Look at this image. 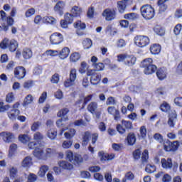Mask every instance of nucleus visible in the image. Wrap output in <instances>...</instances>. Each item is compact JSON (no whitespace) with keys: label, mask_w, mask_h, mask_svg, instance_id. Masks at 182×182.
I'll list each match as a JSON object with an SVG mask.
<instances>
[{"label":"nucleus","mask_w":182,"mask_h":182,"mask_svg":"<svg viewBox=\"0 0 182 182\" xmlns=\"http://www.w3.org/2000/svg\"><path fill=\"white\" fill-rule=\"evenodd\" d=\"M145 75H153L157 70V66L153 64V59L146 58L141 62Z\"/></svg>","instance_id":"obj_1"},{"label":"nucleus","mask_w":182,"mask_h":182,"mask_svg":"<svg viewBox=\"0 0 182 182\" xmlns=\"http://www.w3.org/2000/svg\"><path fill=\"white\" fill-rule=\"evenodd\" d=\"M140 11L143 18L146 20L153 19V18H154V15H156L154 8L149 4L142 6Z\"/></svg>","instance_id":"obj_2"},{"label":"nucleus","mask_w":182,"mask_h":182,"mask_svg":"<svg viewBox=\"0 0 182 182\" xmlns=\"http://www.w3.org/2000/svg\"><path fill=\"white\" fill-rule=\"evenodd\" d=\"M87 76H90L91 85H99L102 80V75L96 72V70H88Z\"/></svg>","instance_id":"obj_3"},{"label":"nucleus","mask_w":182,"mask_h":182,"mask_svg":"<svg viewBox=\"0 0 182 182\" xmlns=\"http://www.w3.org/2000/svg\"><path fill=\"white\" fill-rule=\"evenodd\" d=\"M0 21L3 23H7V26H4V31H5L9 29V26L14 25V18L11 16H6V13L4 10L0 11Z\"/></svg>","instance_id":"obj_4"},{"label":"nucleus","mask_w":182,"mask_h":182,"mask_svg":"<svg viewBox=\"0 0 182 182\" xmlns=\"http://www.w3.org/2000/svg\"><path fill=\"white\" fill-rule=\"evenodd\" d=\"M77 78V71L75 68H73L70 70L69 79L64 82L65 87H70L75 85V82Z\"/></svg>","instance_id":"obj_5"},{"label":"nucleus","mask_w":182,"mask_h":182,"mask_svg":"<svg viewBox=\"0 0 182 182\" xmlns=\"http://www.w3.org/2000/svg\"><path fill=\"white\" fill-rule=\"evenodd\" d=\"M66 157L70 163H73V164H79L82 163L83 158L82 156L78 154H73V152L68 151L66 152Z\"/></svg>","instance_id":"obj_6"},{"label":"nucleus","mask_w":182,"mask_h":182,"mask_svg":"<svg viewBox=\"0 0 182 182\" xmlns=\"http://www.w3.org/2000/svg\"><path fill=\"white\" fill-rule=\"evenodd\" d=\"M134 43L139 48H144L150 43V39L146 36H136L134 39Z\"/></svg>","instance_id":"obj_7"},{"label":"nucleus","mask_w":182,"mask_h":182,"mask_svg":"<svg viewBox=\"0 0 182 182\" xmlns=\"http://www.w3.org/2000/svg\"><path fill=\"white\" fill-rule=\"evenodd\" d=\"M122 124H117L116 127L117 131L119 133V134H124L126 133V129L127 130L130 129H133V124H132V122L126 121L123 119L122 121Z\"/></svg>","instance_id":"obj_8"},{"label":"nucleus","mask_w":182,"mask_h":182,"mask_svg":"<svg viewBox=\"0 0 182 182\" xmlns=\"http://www.w3.org/2000/svg\"><path fill=\"white\" fill-rule=\"evenodd\" d=\"M51 45H59L63 42V36L60 33H54L50 36Z\"/></svg>","instance_id":"obj_9"},{"label":"nucleus","mask_w":182,"mask_h":182,"mask_svg":"<svg viewBox=\"0 0 182 182\" xmlns=\"http://www.w3.org/2000/svg\"><path fill=\"white\" fill-rule=\"evenodd\" d=\"M14 77L16 79H23L25 75H26V70L22 66L16 68L14 70Z\"/></svg>","instance_id":"obj_10"},{"label":"nucleus","mask_w":182,"mask_h":182,"mask_svg":"<svg viewBox=\"0 0 182 182\" xmlns=\"http://www.w3.org/2000/svg\"><path fill=\"white\" fill-rule=\"evenodd\" d=\"M102 16H104L107 21H113V19L116 18V11L110 9H107L103 11Z\"/></svg>","instance_id":"obj_11"},{"label":"nucleus","mask_w":182,"mask_h":182,"mask_svg":"<svg viewBox=\"0 0 182 182\" xmlns=\"http://www.w3.org/2000/svg\"><path fill=\"white\" fill-rule=\"evenodd\" d=\"M58 166H59L60 168L62 170H67L68 171L73 170V164L68 161H59L58 162Z\"/></svg>","instance_id":"obj_12"},{"label":"nucleus","mask_w":182,"mask_h":182,"mask_svg":"<svg viewBox=\"0 0 182 182\" xmlns=\"http://www.w3.org/2000/svg\"><path fill=\"white\" fill-rule=\"evenodd\" d=\"M33 156L38 160H46V154L42 148H36L33 151Z\"/></svg>","instance_id":"obj_13"},{"label":"nucleus","mask_w":182,"mask_h":182,"mask_svg":"<svg viewBox=\"0 0 182 182\" xmlns=\"http://www.w3.org/2000/svg\"><path fill=\"white\" fill-rule=\"evenodd\" d=\"M65 6H66V4L65 1H59L54 6L55 12L59 14L60 16L63 15V9H65Z\"/></svg>","instance_id":"obj_14"},{"label":"nucleus","mask_w":182,"mask_h":182,"mask_svg":"<svg viewBox=\"0 0 182 182\" xmlns=\"http://www.w3.org/2000/svg\"><path fill=\"white\" fill-rule=\"evenodd\" d=\"M176 122H177V112H176V110H173L169 114L168 124L171 127H174L176 126Z\"/></svg>","instance_id":"obj_15"},{"label":"nucleus","mask_w":182,"mask_h":182,"mask_svg":"<svg viewBox=\"0 0 182 182\" xmlns=\"http://www.w3.org/2000/svg\"><path fill=\"white\" fill-rule=\"evenodd\" d=\"M0 136L5 143H11L15 139V136L11 132H1Z\"/></svg>","instance_id":"obj_16"},{"label":"nucleus","mask_w":182,"mask_h":182,"mask_svg":"<svg viewBox=\"0 0 182 182\" xmlns=\"http://www.w3.org/2000/svg\"><path fill=\"white\" fill-rule=\"evenodd\" d=\"M33 166V161H32V157L31 156H26L22 162H21V166L24 168H30Z\"/></svg>","instance_id":"obj_17"},{"label":"nucleus","mask_w":182,"mask_h":182,"mask_svg":"<svg viewBox=\"0 0 182 182\" xmlns=\"http://www.w3.org/2000/svg\"><path fill=\"white\" fill-rule=\"evenodd\" d=\"M98 156L101 161H107L109 160H113V159H114V154H109L102 151L98 153Z\"/></svg>","instance_id":"obj_18"},{"label":"nucleus","mask_w":182,"mask_h":182,"mask_svg":"<svg viewBox=\"0 0 182 182\" xmlns=\"http://www.w3.org/2000/svg\"><path fill=\"white\" fill-rule=\"evenodd\" d=\"M107 111L109 114L114 116V120H120V112L116 109L114 107H109Z\"/></svg>","instance_id":"obj_19"},{"label":"nucleus","mask_w":182,"mask_h":182,"mask_svg":"<svg viewBox=\"0 0 182 182\" xmlns=\"http://www.w3.org/2000/svg\"><path fill=\"white\" fill-rule=\"evenodd\" d=\"M161 163L163 168H171L173 167V162L171 158H168L167 160L166 159H162Z\"/></svg>","instance_id":"obj_20"},{"label":"nucleus","mask_w":182,"mask_h":182,"mask_svg":"<svg viewBox=\"0 0 182 182\" xmlns=\"http://www.w3.org/2000/svg\"><path fill=\"white\" fill-rule=\"evenodd\" d=\"M21 112L19 109H11V111L7 112L8 117L10 119V120H15L18 116H19V114Z\"/></svg>","instance_id":"obj_21"},{"label":"nucleus","mask_w":182,"mask_h":182,"mask_svg":"<svg viewBox=\"0 0 182 182\" xmlns=\"http://www.w3.org/2000/svg\"><path fill=\"white\" fill-rule=\"evenodd\" d=\"M70 53V50L68 47L63 48L60 51H59V58L61 59H66Z\"/></svg>","instance_id":"obj_22"},{"label":"nucleus","mask_w":182,"mask_h":182,"mask_svg":"<svg viewBox=\"0 0 182 182\" xmlns=\"http://www.w3.org/2000/svg\"><path fill=\"white\" fill-rule=\"evenodd\" d=\"M136 58L134 55H127L125 64L127 66H133L136 63Z\"/></svg>","instance_id":"obj_23"},{"label":"nucleus","mask_w":182,"mask_h":182,"mask_svg":"<svg viewBox=\"0 0 182 182\" xmlns=\"http://www.w3.org/2000/svg\"><path fill=\"white\" fill-rule=\"evenodd\" d=\"M88 112L92 113V114H95L96 111L97 110V102H90L87 107Z\"/></svg>","instance_id":"obj_24"},{"label":"nucleus","mask_w":182,"mask_h":182,"mask_svg":"<svg viewBox=\"0 0 182 182\" xmlns=\"http://www.w3.org/2000/svg\"><path fill=\"white\" fill-rule=\"evenodd\" d=\"M150 50L152 55H159L161 50V46L159 44H154L150 47Z\"/></svg>","instance_id":"obj_25"},{"label":"nucleus","mask_w":182,"mask_h":182,"mask_svg":"<svg viewBox=\"0 0 182 182\" xmlns=\"http://www.w3.org/2000/svg\"><path fill=\"white\" fill-rule=\"evenodd\" d=\"M68 113H69V109L63 108L57 114L58 117H63L65 120H68Z\"/></svg>","instance_id":"obj_26"},{"label":"nucleus","mask_w":182,"mask_h":182,"mask_svg":"<svg viewBox=\"0 0 182 182\" xmlns=\"http://www.w3.org/2000/svg\"><path fill=\"white\" fill-rule=\"evenodd\" d=\"M168 0H159L158 5L159 6V12H166L167 11V4L166 3Z\"/></svg>","instance_id":"obj_27"},{"label":"nucleus","mask_w":182,"mask_h":182,"mask_svg":"<svg viewBox=\"0 0 182 182\" xmlns=\"http://www.w3.org/2000/svg\"><path fill=\"white\" fill-rule=\"evenodd\" d=\"M47 136L50 140H55L58 136V132L55 129L51 128L48 131Z\"/></svg>","instance_id":"obj_28"},{"label":"nucleus","mask_w":182,"mask_h":182,"mask_svg":"<svg viewBox=\"0 0 182 182\" xmlns=\"http://www.w3.org/2000/svg\"><path fill=\"white\" fill-rule=\"evenodd\" d=\"M23 58L24 59H31L33 56L32 50L30 48H24L22 52Z\"/></svg>","instance_id":"obj_29"},{"label":"nucleus","mask_w":182,"mask_h":182,"mask_svg":"<svg viewBox=\"0 0 182 182\" xmlns=\"http://www.w3.org/2000/svg\"><path fill=\"white\" fill-rule=\"evenodd\" d=\"M71 14L74 15V16H80L82 14V8L78 6H74L71 9Z\"/></svg>","instance_id":"obj_30"},{"label":"nucleus","mask_w":182,"mask_h":182,"mask_svg":"<svg viewBox=\"0 0 182 182\" xmlns=\"http://www.w3.org/2000/svg\"><path fill=\"white\" fill-rule=\"evenodd\" d=\"M156 76L159 80H163V79H166L167 75L166 74V71H164V70L160 68L156 71Z\"/></svg>","instance_id":"obj_31"},{"label":"nucleus","mask_w":182,"mask_h":182,"mask_svg":"<svg viewBox=\"0 0 182 182\" xmlns=\"http://www.w3.org/2000/svg\"><path fill=\"white\" fill-rule=\"evenodd\" d=\"M127 4V3H124V1H119L117 2V8L120 14H123V12L126 11Z\"/></svg>","instance_id":"obj_32"},{"label":"nucleus","mask_w":182,"mask_h":182,"mask_svg":"<svg viewBox=\"0 0 182 182\" xmlns=\"http://www.w3.org/2000/svg\"><path fill=\"white\" fill-rule=\"evenodd\" d=\"M127 140L129 146H133L136 143V136L134 134H129Z\"/></svg>","instance_id":"obj_33"},{"label":"nucleus","mask_w":182,"mask_h":182,"mask_svg":"<svg viewBox=\"0 0 182 182\" xmlns=\"http://www.w3.org/2000/svg\"><path fill=\"white\" fill-rule=\"evenodd\" d=\"M82 45L84 49H90L93 43H92V40L90 38H86L82 41Z\"/></svg>","instance_id":"obj_34"},{"label":"nucleus","mask_w":182,"mask_h":182,"mask_svg":"<svg viewBox=\"0 0 182 182\" xmlns=\"http://www.w3.org/2000/svg\"><path fill=\"white\" fill-rule=\"evenodd\" d=\"M16 48H18V42L15 40L11 41L9 46L10 52H15L16 50Z\"/></svg>","instance_id":"obj_35"},{"label":"nucleus","mask_w":182,"mask_h":182,"mask_svg":"<svg viewBox=\"0 0 182 182\" xmlns=\"http://www.w3.org/2000/svg\"><path fill=\"white\" fill-rule=\"evenodd\" d=\"M43 22L46 23H50L51 25H55L56 23V19L52 16H45L43 18Z\"/></svg>","instance_id":"obj_36"},{"label":"nucleus","mask_w":182,"mask_h":182,"mask_svg":"<svg viewBox=\"0 0 182 182\" xmlns=\"http://www.w3.org/2000/svg\"><path fill=\"white\" fill-rule=\"evenodd\" d=\"M49 170V167H48V166H42L40 168V170L38 173V176H40V177H43L45 176V174H46V173L48 172V171Z\"/></svg>","instance_id":"obj_37"},{"label":"nucleus","mask_w":182,"mask_h":182,"mask_svg":"<svg viewBox=\"0 0 182 182\" xmlns=\"http://www.w3.org/2000/svg\"><path fill=\"white\" fill-rule=\"evenodd\" d=\"M137 18L138 16L136 13H129L124 15V18L128 19V21H135Z\"/></svg>","instance_id":"obj_38"},{"label":"nucleus","mask_w":182,"mask_h":182,"mask_svg":"<svg viewBox=\"0 0 182 182\" xmlns=\"http://www.w3.org/2000/svg\"><path fill=\"white\" fill-rule=\"evenodd\" d=\"M9 171L10 177H11L12 178H15V177H16L18 174V168L16 167L11 166L10 167Z\"/></svg>","instance_id":"obj_39"},{"label":"nucleus","mask_w":182,"mask_h":182,"mask_svg":"<svg viewBox=\"0 0 182 182\" xmlns=\"http://www.w3.org/2000/svg\"><path fill=\"white\" fill-rule=\"evenodd\" d=\"M89 139H90V132H87L85 133L82 138V146H87V143H89Z\"/></svg>","instance_id":"obj_40"},{"label":"nucleus","mask_w":182,"mask_h":182,"mask_svg":"<svg viewBox=\"0 0 182 182\" xmlns=\"http://www.w3.org/2000/svg\"><path fill=\"white\" fill-rule=\"evenodd\" d=\"M74 28L76 29H86V24L82 23L81 21H77L75 23H74Z\"/></svg>","instance_id":"obj_41"},{"label":"nucleus","mask_w":182,"mask_h":182,"mask_svg":"<svg viewBox=\"0 0 182 182\" xmlns=\"http://www.w3.org/2000/svg\"><path fill=\"white\" fill-rule=\"evenodd\" d=\"M33 102V97L32 95H28L23 101V106H28V105H31Z\"/></svg>","instance_id":"obj_42"},{"label":"nucleus","mask_w":182,"mask_h":182,"mask_svg":"<svg viewBox=\"0 0 182 182\" xmlns=\"http://www.w3.org/2000/svg\"><path fill=\"white\" fill-rule=\"evenodd\" d=\"M18 139L20 141H21V143H23L25 144L28 143L29 140H31V138H29V136H28L27 134H21L18 136Z\"/></svg>","instance_id":"obj_43"},{"label":"nucleus","mask_w":182,"mask_h":182,"mask_svg":"<svg viewBox=\"0 0 182 182\" xmlns=\"http://www.w3.org/2000/svg\"><path fill=\"white\" fill-rule=\"evenodd\" d=\"M11 43V41L8 38H5L3 41L0 43V48L1 49H6V48H9V45Z\"/></svg>","instance_id":"obj_44"},{"label":"nucleus","mask_w":182,"mask_h":182,"mask_svg":"<svg viewBox=\"0 0 182 182\" xmlns=\"http://www.w3.org/2000/svg\"><path fill=\"white\" fill-rule=\"evenodd\" d=\"M15 100V95L14 92H9L6 96V102L7 103H12Z\"/></svg>","instance_id":"obj_45"},{"label":"nucleus","mask_w":182,"mask_h":182,"mask_svg":"<svg viewBox=\"0 0 182 182\" xmlns=\"http://www.w3.org/2000/svg\"><path fill=\"white\" fill-rule=\"evenodd\" d=\"M46 159H48V157H50L52 156H53V154H56V150L52 149V148H47L46 149Z\"/></svg>","instance_id":"obj_46"},{"label":"nucleus","mask_w":182,"mask_h":182,"mask_svg":"<svg viewBox=\"0 0 182 182\" xmlns=\"http://www.w3.org/2000/svg\"><path fill=\"white\" fill-rule=\"evenodd\" d=\"M73 144V141L65 140L62 144L63 149H70Z\"/></svg>","instance_id":"obj_47"},{"label":"nucleus","mask_w":182,"mask_h":182,"mask_svg":"<svg viewBox=\"0 0 182 182\" xmlns=\"http://www.w3.org/2000/svg\"><path fill=\"white\" fill-rule=\"evenodd\" d=\"M73 16H75L74 15H73V14H69L67 13L65 16H64V19L66 21V22H68V23H72L73 22Z\"/></svg>","instance_id":"obj_48"},{"label":"nucleus","mask_w":182,"mask_h":182,"mask_svg":"<svg viewBox=\"0 0 182 182\" xmlns=\"http://www.w3.org/2000/svg\"><path fill=\"white\" fill-rule=\"evenodd\" d=\"M145 171L151 174V173H154V171H156V166L154 165L148 164L145 168Z\"/></svg>","instance_id":"obj_49"},{"label":"nucleus","mask_w":182,"mask_h":182,"mask_svg":"<svg viewBox=\"0 0 182 182\" xmlns=\"http://www.w3.org/2000/svg\"><path fill=\"white\" fill-rule=\"evenodd\" d=\"M71 62H77L80 59V54L79 53H73L70 57Z\"/></svg>","instance_id":"obj_50"},{"label":"nucleus","mask_w":182,"mask_h":182,"mask_svg":"<svg viewBox=\"0 0 182 182\" xmlns=\"http://www.w3.org/2000/svg\"><path fill=\"white\" fill-rule=\"evenodd\" d=\"M46 53L47 56H59V50H48Z\"/></svg>","instance_id":"obj_51"},{"label":"nucleus","mask_w":182,"mask_h":182,"mask_svg":"<svg viewBox=\"0 0 182 182\" xmlns=\"http://www.w3.org/2000/svg\"><path fill=\"white\" fill-rule=\"evenodd\" d=\"M142 164L147 163V160H149V151L145 149L142 153L141 156Z\"/></svg>","instance_id":"obj_52"},{"label":"nucleus","mask_w":182,"mask_h":182,"mask_svg":"<svg viewBox=\"0 0 182 182\" xmlns=\"http://www.w3.org/2000/svg\"><path fill=\"white\" fill-rule=\"evenodd\" d=\"M94 69L97 72H100V70H104L105 69V64L103 63H99L96 64H93Z\"/></svg>","instance_id":"obj_53"},{"label":"nucleus","mask_w":182,"mask_h":182,"mask_svg":"<svg viewBox=\"0 0 182 182\" xmlns=\"http://www.w3.org/2000/svg\"><path fill=\"white\" fill-rule=\"evenodd\" d=\"M154 139L158 141V143H163L164 141V139L163 138V135L159 133H156L154 135Z\"/></svg>","instance_id":"obj_54"},{"label":"nucleus","mask_w":182,"mask_h":182,"mask_svg":"<svg viewBox=\"0 0 182 182\" xmlns=\"http://www.w3.org/2000/svg\"><path fill=\"white\" fill-rule=\"evenodd\" d=\"M18 149V145L16 144H11L9 148V157H11L12 153H15L16 151V149Z\"/></svg>","instance_id":"obj_55"},{"label":"nucleus","mask_w":182,"mask_h":182,"mask_svg":"<svg viewBox=\"0 0 182 182\" xmlns=\"http://www.w3.org/2000/svg\"><path fill=\"white\" fill-rule=\"evenodd\" d=\"M33 139L34 140H36V141H41V140H43V134L39 132H37L34 134Z\"/></svg>","instance_id":"obj_56"},{"label":"nucleus","mask_w":182,"mask_h":182,"mask_svg":"<svg viewBox=\"0 0 182 182\" xmlns=\"http://www.w3.org/2000/svg\"><path fill=\"white\" fill-rule=\"evenodd\" d=\"M36 10L33 8L28 9L26 13L25 16L26 18H31V16H33L35 15Z\"/></svg>","instance_id":"obj_57"},{"label":"nucleus","mask_w":182,"mask_h":182,"mask_svg":"<svg viewBox=\"0 0 182 182\" xmlns=\"http://www.w3.org/2000/svg\"><path fill=\"white\" fill-rule=\"evenodd\" d=\"M11 109V106L9 105H4V102H0V113L4 112H6Z\"/></svg>","instance_id":"obj_58"},{"label":"nucleus","mask_w":182,"mask_h":182,"mask_svg":"<svg viewBox=\"0 0 182 182\" xmlns=\"http://www.w3.org/2000/svg\"><path fill=\"white\" fill-rule=\"evenodd\" d=\"M141 156V151L140 149H136L133 152V157L134 160H139Z\"/></svg>","instance_id":"obj_59"},{"label":"nucleus","mask_w":182,"mask_h":182,"mask_svg":"<svg viewBox=\"0 0 182 182\" xmlns=\"http://www.w3.org/2000/svg\"><path fill=\"white\" fill-rule=\"evenodd\" d=\"M160 109L162 112H168V110H170V105L167 104V102H164L161 105Z\"/></svg>","instance_id":"obj_60"},{"label":"nucleus","mask_w":182,"mask_h":182,"mask_svg":"<svg viewBox=\"0 0 182 182\" xmlns=\"http://www.w3.org/2000/svg\"><path fill=\"white\" fill-rule=\"evenodd\" d=\"M51 83L58 84L59 83V74L55 73L50 80Z\"/></svg>","instance_id":"obj_61"},{"label":"nucleus","mask_w":182,"mask_h":182,"mask_svg":"<svg viewBox=\"0 0 182 182\" xmlns=\"http://www.w3.org/2000/svg\"><path fill=\"white\" fill-rule=\"evenodd\" d=\"M87 69V64L85 62H82L81 66L79 69L80 73H85Z\"/></svg>","instance_id":"obj_62"},{"label":"nucleus","mask_w":182,"mask_h":182,"mask_svg":"<svg viewBox=\"0 0 182 182\" xmlns=\"http://www.w3.org/2000/svg\"><path fill=\"white\" fill-rule=\"evenodd\" d=\"M164 149L166 150V151H172L171 144L169 141H166L164 143Z\"/></svg>","instance_id":"obj_63"},{"label":"nucleus","mask_w":182,"mask_h":182,"mask_svg":"<svg viewBox=\"0 0 182 182\" xmlns=\"http://www.w3.org/2000/svg\"><path fill=\"white\" fill-rule=\"evenodd\" d=\"M105 179L106 180L107 182H112L113 181V178L112 176V173L107 172L105 173Z\"/></svg>","instance_id":"obj_64"}]
</instances>
